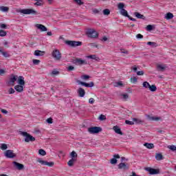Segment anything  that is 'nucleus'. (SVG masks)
Instances as JSON below:
<instances>
[{
    "label": "nucleus",
    "mask_w": 176,
    "mask_h": 176,
    "mask_svg": "<svg viewBox=\"0 0 176 176\" xmlns=\"http://www.w3.org/2000/svg\"><path fill=\"white\" fill-rule=\"evenodd\" d=\"M19 134L25 137V142H34V141H35L34 136L27 132L19 131Z\"/></svg>",
    "instance_id": "obj_1"
},
{
    "label": "nucleus",
    "mask_w": 176,
    "mask_h": 176,
    "mask_svg": "<svg viewBox=\"0 0 176 176\" xmlns=\"http://www.w3.org/2000/svg\"><path fill=\"white\" fill-rule=\"evenodd\" d=\"M118 8L120 10V13L122 16H124V17H129L130 15H129L127 10L124 9V3H119L118 4Z\"/></svg>",
    "instance_id": "obj_2"
},
{
    "label": "nucleus",
    "mask_w": 176,
    "mask_h": 176,
    "mask_svg": "<svg viewBox=\"0 0 176 176\" xmlns=\"http://www.w3.org/2000/svg\"><path fill=\"white\" fill-rule=\"evenodd\" d=\"M88 131L90 134H98V133L102 131V128L100 126H92L88 128Z\"/></svg>",
    "instance_id": "obj_3"
},
{
    "label": "nucleus",
    "mask_w": 176,
    "mask_h": 176,
    "mask_svg": "<svg viewBox=\"0 0 176 176\" xmlns=\"http://www.w3.org/2000/svg\"><path fill=\"white\" fill-rule=\"evenodd\" d=\"M87 35L88 38H98V33L94 29H88Z\"/></svg>",
    "instance_id": "obj_4"
},
{
    "label": "nucleus",
    "mask_w": 176,
    "mask_h": 176,
    "mask_svg": "<svg viewBox=\"0 0 176 176\" xmlns=\"http://www.w3.org/2000/svg\"><path fill=\"white\" fill-rule=\"evenodd\" d=\"M65 43L66 45H68V46H70L71 47H76L77 46H82V41H67Z\"/></svg>",
    "instance_id": "obj_5"
},
{
    "label": "nucleus",
    "mask_w": 176,
    "mask_h": 176,
    "mask_svg": "<svg viewBox=\"0 0 176 176\" xmlns=\"http://www.w3.org/2000/svg\"><path fill=\"white\" fill-rule=\"evenodd\" d=\"M4 156L8 159H13L17 156V154L14 153L13 150H7L4 152Z\"/></svg>",
    "instance_id": "obj_6"
},
{
    "label": "nucleus",
    "mask_w": 176,
    "mask_h": 176,
    "mask_svg": "<svg viewBox=\"0 0 176 176\" xmlns=\"http://www.w3.org/2000/svg\"><path fill=\"white\" fill-rule=\"evenodd\" d=\"M36 162H38V163H40V164H42L43 166H48V167H53L54 166V162H49L47 161L43 160L42 158H38L36 160Z\"/></svg>",
    "instance_id": "obj_7"
},
{
    "label": "nucleus",
    "mask_w": 176,
    "mask_h": 176,
    "mask_svg": "<svg viewBox=\"0 0 176 176\" xmlns=\"http://www.w3.org/2000/svg\"><path fill=\"white\" fill-rule=\"evenodd\" d=\"M52 56L56 61L61 60V52L58 50H54L52 53Z\"/></svg>",
    "instance_id": "obj_8"
},
{
    "label": "nucleus",
    "mask_w": 176,
    "mask_h": 176,
    "mask_svg": "<svg viewBox=\"0 0 176 176\" xmlns=\"http://www.w3.org/2000/svg\"><path fill=\"white\" fill-rule=\"evenodd\" d=\"M19 76L12 74L10 76L9 80L7 82V84H8L9 86H14V82H16L18 79Z\"/></svg>",
    "instance_id": "obj_9"
},
{
    "label": "nucleus",
    "mask_w": 176,
    "mask_h": 176,
    "mask_svg": "<svg viewBox=\"0 0 176 176\" xmlns=\"http://www.w3.org/2000/svg\"><path fill=\"white\" fill-rule=\"evenodd\" d=\"M73 63L76 65H86L87 64V62L85 60L79 58H76L73 60Z\"/></svg>",
    "instance_id": "obj_10"
},
{
    "label": "nucleus",
    "mask_w": 176,
    "mask_h": 176,
    "mask_svg": "<svg viewBox=\"0 0 176 176\" xmlns=\"http://www.w3.org/2000/svg\"><path fill=\"white\" fill-rule=\"evenodd\" d=\"M20 13H23V14H36V11L33 9H23L20 10Z\"/></svg>",
    "instance_id": "obj_11"
},
{
    "label": "nucleus",
    "mask_w": 176,
    "mask_h": 176,
    "mask_svg": "<svg viewBox=\"0 0 176 176\" xmlns=\"http://www.w3.org/2000/svg\"><path fill=\"white\" fill-rule=\"evenodd\" d=\"M146 171H148L151 175H155L156 174H159L160 170L159 169H155L153 168L147 167L145 168Z\"/></svg>",
    "instance_id": "obj_12"
},
{
    "label": "nucleus",
    "mask_w": 176,
    "mask_h": 176,
    "mask_svg": "<svg viewBox=\"0 0 176 176\" xmlns=\"http://www.w3.org/2000/svg\"><path fill=\"white\" fill-rule=\"evenodd\" d=\"M76 82L78 85H81V86H85V87H94V82H91L89 83H87L85 82H82L80 80H76Z\"/></svg>",
    "instance_id": "obj_13"
},
{
    "label": "nucleus",
    "mask_w": 176,
    "mask_h": 176,
    "mask_svg": "<svg viewBox=\"0 0 176 176\" xmlns=\"http://www.w3.org/2000/svg\"><path fill=\"white\" fill-rule=\"evenodd\" d=\"M118 168L119 170H124L126 171V170H129V168H130V166L129 164L121 162L118 164Z\"/></svg>",
    "instance_id": "obj_14"
},
{
    "label": "nucleus",
    "mask_w": 176,
    "mask_h": 176,
    "mask_svg": "<svg viewBox=\"0 0 176 176\" xmlns=\"http://www.w3.org/2000/svg\"><path fill=\"white\" fill-rule=\"evenodd\" d=\"M12 164L14 165V167H15V168H16V170H23L24 169V165L23 164H20L17 162H12Z\"/></svg>",
    "instance_id": "obj_15"
},
{
    "label": "nucleus",
    "mask_w": 176,
    "mask_h": 176,
    "mask_svg": "<svg viewBox=\"0 0 176 176\" xmlns=\"http://www.w3.org/2000/svg\"><path fill=\"white\" fill-rule=\"evenodd\" d=\"M24 85H15L14 89L16 90V91H18V93H22V91H24Z\"/></svg>",
    "instance_id": "obj_16"
},
{
    "label": "nucleus",
    "mask_w": 176,
    "mask_h": 176,
    "mask_svg": "<svg viewBox=\"0 0 176 176\" xmlns=\"http://www.w3.org/2000/svg\"><path fill=\"white\" fill-rule=\"evenodd\" d=\"M77 93L78 97H85V95L86 94V91L82 87L78 88Z\"/></svg>",
    "instance_id": "obj_17"
},
{
    "label": "nucleus",
    "mask_w": 176,
    "mask_h": 176,
    "mask_svg": "<svg viewBox=\"0 0 176 176\" xmlns=\"http://www.w3.org/2000/svg\"><path fill=\"white\" fill-rule=\"evenodd\" d=\"M36 28L40 30L42 32H45L47 31V28L46 26L42 25V24H36Z\"/></svg>",
    "instance_id": "obj_18"
},
{
    "label": "nucleus",
    "mask_w": 176,
    "mask_h": 176,
    "mask_svg": "<svg viewBox=\"0 0 176 176\" xmlns=\"http://www.w3.org/2000/svg\"><path fill=\"white\" fill-rule=\"evenodd\" d=\"M16 80L17 83L22 86H24V85H25V81H24V77L22 76H19Z\"/></svg>",
    "instance_id": "obj_19"
},
{
    "label": "nucleus",
    "mask_w": 176,
    "mask_h": 176,
    "mask_svg": "<svg viewBox=\"0 0 176 176\" xmlns=\"http://www.w3.org/2000/svg\"><path fill=\"white\" fill-rule=\"evenodd\" d=\"M113 130L115 131V133H116V134H120V135H123V132H122V130L120 129V128H119V126H114L113 127Z\"/></svg>",
    "instance_id": "obj_20"
},
{
    "label": "nucleus",
    "mask_w": 176,
    "mask_h": 176,
    "mask_svg": "<svg viewBox=\"0 0 176 176\" xmlns=\"http://www.w3.org/2000/svg\"><path fill=\"white\" fill-rule=\"evenodd\" d=\"M45 55V52L44 51H41V50H36L34 51V56H36L37 57H41V56Z\"/></svg>",
    "instance_id": "obj_21"
},
{
    "label": "nucleus",
    "mask_w": 176,
    "mask_h": 176,
    "mask_svg": "<svg viewBox=\"0 0 176 176\" xmlns=\"http://www.w3.org/2000/svg\"><path fill=\"white\" fill-rule=\"evenodd\" d=\"M134 16L137 17V19H141L142 20H145L146 17L145 16L140 14V12H135L133 13Z\"/></svg>",
    "instance_id": "obj_22"
},
{
    "label": "nucleus",
    "mask_w": 176,
    "mask_h": 176,
    "mask_svg": "<svg viewBox=\"0 0 176 176\" xmlns=\"http://www.w3.org/2000/svg\"><path fill=\"white\" fill-rule=\"evenodd\" d=\"M155 159L160 162V160H163L164 157H163V155L160 153H155Z\"/></svg>",
    "instance_id": "obj_23"
},
{
    "label": "nucleus",
    "mask_w": 176,
    "mask_h": 176,
    "mask_svg": "<svg viewBox=\"0 0 176 176\" xmlns=\"http://www.w3.org/2000/svg\"><path fill=\"white\" fill-rule=\"evenodd\" d=\"M144 145L147 149H153L155 148V145L153 143H144Z\"/></svg>",
    "instance_id": "obj_24"
},
{
    "label": "nucleus",
    "mask_w": 176,
    "mask_h": 176,
    "mask_svg": "<svg viewBox=\"0 0 176 176\" xmlns=\"http://www.w3.org/2000/svg\"><path fill=\"white\" fill-rule=\"evenodd\" d=\"M157 71H161L162 72H163V71H164V69H166V65H157Z\"/></svg>",
    "instance_id": "obj_25"
},
{
    "label": "nucleus",
    "mask_w": 176,
    "mask_h": 176,
    "mask_svg": "<svg viewBox=\"0 0 176 176\" xmlns=\"http://www.w3.org/2000/svg\"><path fill=\"white\" fill-rule=\"evenodd\" d=\"M76 158H72L68 162H67V165L69 167H72V166H74V164L76 162Z\"/></svg>",
    "instance_id": "obj_26"
},
{
    "label": "nucleus",
    "mask_w": 176,
    "mask_h": 176,
    "mask_svg": "<svg viewBox=\"0 0 176 176\" xmlns=\"http://www.w3.org/2000/svg\"><path fill=\"white\" fill-rule=\"evenodd\" d=\"M88 58H91V60H96V61L100 60V58L95 54L94 55H89L87 56Z\"/></svg>",
    "instance_id": "obj_27"
},
{
    "label": "nucleus",
    "mask_w": 176,
    "mask_h": 176,
    "mask_svg": "<svg viewBox=\"0 0 176 176\" xmlns=\"http://www.w3.org/2000/svg\"><path fill=\"white\" fill-rule=\"evenodd\" d=\"M0 11L6 13V12H9V8L1 6H0Z\"/></svg>",
    "instance_id": "obj_28"
},
{
    "label": "nucleus",
    "mask_w": 176,
    "mask_h": 176,
    "mask_svg": "<svg viewBox=\"0 0 176 176\" xmlns=\"http://www.w3.org/2000/svg\"><path fill=\"white\" fill-rule=\"evenodd\" d=\"M173 17H174V14H173V13L168 12L166 14L165 19H166V20H171V19H173Z\"/></svg>",
    "instance_id": "obj_29"
},
{
    "label": "nucleus",
    "mask_w": 176,
    "mask_h": 176,
    "mask_svg": "<svg viewBox=\"0 0 176 176\" xmlns=\"http://www.w3.org/2000/svg\"><path fill=\"white\" fill-rule=\"evenodd\" d=\"M36 2L34 3L36 6H42L43 5V0H34Z\"/></svg>",
    "instance_id": "obj_30"
},
{
    "label": "nucleus",
    "mask_w": 176,
    "mask_h": 176,
    "mask_svg": "<svg viewBox=\"0 0 176 176\" xmlns=\"http://www.w3.org/2000/svg\"><path fill=\"white\" fill-rule=\"evenodd\" d=\"M132 120L133 122H135V123H137V124H141V123H144V121L135 118H133Z\"/></svg>",
    "instance_id": "obj_31"
},
{
    "label": "nucleus",
    "mask_w": 176,
    "mask_h": 176,
    "mask_svg": "<svg viewBox=\"0 0 176 176\" xmlns=\"http://www.w3.org/2000/svg\"><path fill=\"white\" fill-rule=\"evenodd\" d=\"M168 149H170L172 152H175L176 153V146L175 145H168Z\"/></svg>",
    "instance_id": "obj_32"
},
{
    "label": "nucleus",
    "mask_w": 176,
    "mask_h": 176,
    "mask_svg": "<svg viewBox=\"0 0 176 176\" xmlns=\"http://www.w3.org/2000/svg\"><path fill=\"white\" fill-rule=\"evenodd\" d=\"M0 149H1V151H6V149H8V144L5 143L1 144L0 146Z\"/></svg>",
    "instance_id": "obj_33"
},
{
    "label": "nucleus",
    "mask_w": 176,
    "mask_h": 176,
    "mask_svg": "<svg viewBox=\"0 0 176 176\" xmlns=\"http://www.w3.org/2000/svg\"><path fill=\"white\" fill-rule=\"evenodd\" d=\"M70 156L72 157V159H77L78 157V154L75 151H72L70 154Z\"/></svg>",
    "instance_id": "obj_34"
},
{
    "label": "nucleus",
    "mask_w": 176,
    "mask_h": 176,
    "mask_svg": "<svg viewBox=\"0 0 176 176\" xmlns=\"http://www.w3.org/2000/svg\"><path fill=\"white\" fill-rule=\"evenodd\" d=\"M103 14L104 16H109V14H111V10H109V9L103 10Z\"/></svg>",
    "instance_id": "obj_35"
},
{
    "label": "nucleus",
    "mask_w": 176,
    "mask_h": 176,
    "mask_svg": "<svg viewBox=\"0 0 176 176\" xmlns=\"http://www.w3.org/2000/svg\"><path fill=\"white\" fill-rule=\"evenodd\" d=\"M148 89H149L150 91H156V90H157L156 85H150Z\"/></svg>",
    "instance_id": "obj_36"
},
{
    "label": "nucleus",
    "mask_w": 176,
    "mask_h": 176,
    "mask_svg": "<svg viewBox=\"0 0 176 176\" xmlns=\"http://www.w3.org/2000/svg\"><path fill=\"white\" fill-rule=\"evenodd\" d=\"M38 153L41 156H46V151L45 150H43V149H39L38 150Z\"/></svg>",
    "instance_id": "obj_37"
},
{
    "label": "nucleus",
    "mask_w": 176,
    "mask_h": 176,
    "mask_svg": "<svg viewBox=\"0 0 176 176\" xmlns=\"http://www.w3.org/2000/svg\"><path fill=\"white\" fill-rule=\"evenodd\" d=\"M1 53L3 54V57H6V58L10 57V55L7 52H3L1 50Z\"/></svg>",
    "instance_id": "obj_38"
},
{
    "label": "nucleus",
    "mask_w": 176,
    "mask_h": 176,
    "mask_svg": "<svg viewBox=\"0 0 176 176\" xmlns=\"http://www.w3.org/2000/svg\"><path fill=\"white\" fill-rule=\"evenodd\" d=\"M81 79H82V80H88V79H90V76L82 75L81 76Z\"/></svg>",
    "instance_id": "obj_39"
},
{
    "label": "nucleus",
    "mask_w": 176,
    "mask_h": 176,
    "mask_svg": "<svg viewBox=\"0 0 176 176\" xmlns=\"http://www.w3.org/2000/svg\"><path fill=\"white\" fill-rule=\"evenodd\" d=\"M150 86L149 82L146 81L143 82V87H145V89H149Z\"/></svg>",
    "instance_id": "obj_40"
},
{
    "label": "nucleus",
    "mask_w": 176,
    "mask_h": 176,
    "mask_svg": "<svg viewBox=\"0 0 176 176\" xmlns=\"http://www.w3.org/2000/svg\"><path fill=\"white\" fill-rule=\"evenodd\" d=\"M8 33L3 30H0V36H6Z\"/></svg>",
    "instance_id": "obj_41"
},
{
    "label": "nucleus",
    "mask_w": 176,
    "mask_h": 176,
    "mask_svg": "<svg viewBox=\"0 0 176 176\" xmlns=\"http://www.w3.org/2000/svg\"><path fill=\"white\" fill-rule=\"evenodd\" d=\"M138 80V78H137V77L135 76L131 78V83H137Z\"/></svg>",
    "instance_id": "obj_42"
},
{
    "label": "nucleus",
    "mask_w": 176,
    "mask_h": 176,
    "mask_svg": "<svg viewBox=\"0 0 176 176\" xmlns=\"http://www.w3.org/2000/svg\"><path fill=\"white\" fill-rule=\"evenodd\" d=\"M110 163L111 164H116V163H118V160H116V158H112L110 160Z\"/></svg>",
    "instance_id": "obj_43"
},
{
    "label": "nucleus",
    "mask_w": 176,
    "mask_h": 176,
    "mask_svg": "<svg viewBox=\"0 0 176 176\" xmlns=\"http://www.w3.org/2000/svg\"><path fill=\"white\" fill-rule=\"evenodd\" d=\"M16 93V91L13 88H10L8 89V94H14Z\"/></svg>",
    "instance_id": "obj_44"
},
{
    "label": "nucleus",
    "mask_w": 176,
    "mask_h": 176,
    "mask_svg": "<svg viewBox=\"0 0 176 176\" xmlns=\"http://www.w3.org/2000/svg\"><path fill=\"white\" fill-rule=\"evenodd\" d=\"M125 123L126 124H129V126H133V124H134L133 121H130L129 120H125Z\"/></svg>",
    "instance_id": "obj_45"
},
{
    "label": "nucleus",
    "mask_w": 176,
    "mask_h": 176,
    "mask_svg": "<svg viewBox=\"0 0 176 176\" xmlns=\"http://www.w3.org/2000/svg\"><path fill=\"white\" fill-rule=\"evenodd\" d=\"M60 74V72L57 71V69H54L51 75H58Z\"/></svg>",
    "instance_id": "obj_46"
},
{
    "label": "nucleus",
    "mask_w": 176,
    "mask_h": 176,
    "mask_svg": "<svg viewBox=\"0 0 176 176\" xmlns=\"http://www.w3.org/2000/svg\"><path fill=\"white\" fill-rule=\"evenodd\" d=\"M99 120H107V117L104 115L101 114L99 118H98Z\"/></svg>",
    "instance_id": "obj_47"
},
{
    "label": "nucleus",
    "mask_w": 176,
    "mask_h": 176,
    "mask_svg": "<svg viewBox=\"0 0 176 176\" xmlns=\"http://www.w3.org/2000/svg\"><path fill=\"white\" fill-rule=\"evenodd\" d=\"M0 28L2 30H6L8 28V25H6V24H5V23H1L0 24Z\"/></svg>",
    "instance_id": "obj_48"
},
{
    "label": "nucleus",
    "mask_w": 176,
    "mask_h": 176,
    "mask_svg": "<svg viewBox=\"0 0 176 176\" xmlns=\"http://www.w3.org/2000/svg\"><path fill=\"white\" fill-rule=\"evenodd\" d=\"M150 120H160V117H149Z\"/></svg>",
    "instance_id": "obj_49"
},
{
    "label": "nucleus",
    "mask_w": 176,
    "mask_h": 176,
    "mask_svg": "<svg viewBox=\"0 0 176 176\" xmlns=\"http://www.w3.org/2000/svg\"><path fill=\"white\" fill-rule=\"evenodd\" d=\"M74 2H76V3L77 4V5H83V3H83L82 1V0H74Z\"/></svg>",
    "instance_id": "obj_50"
},
{
    "label": "nucleus",
    "mask_w": 176,
    "mask_h": 176,
    "mask_svg": "<svg viewBox=\"0 0 176 176\" xmlns=\"http://www.w3.org/2000/svg\"><path fill=\"white\" fill-rule=\"evenodd\" d=\"M39 63H41L40 60H38V59L33 60V64H34V65H38L39 64Z\"/></svg>",
    "instance_id": "obj_51"
},
{
    "label": "nucleus",
    "mask_w": 176,
    "mask_h": 176,
    "mask_svg": "<svg viewBox=\"0 0 176 176\" xmlns=\"http://www.w3.org/2000/svg\"><path fill=\"white\" fill-rule=\"evenodd\" d=\"M147 31H152L153 30V26L152 25H148L146 26Z\"/></svg>",
    "instance_id": "obj_52"
},
{
    "label": "nucleus",
    "mask_w": 176,
    "mask_h": 176,
    "mask_svg": "<svg viewBox=\"0 0 176 176\" xmlns=\"http://www.w3.org/2000/svg\"><path fill=\"white\" fill-rule=\"evenodd\" d=\"M138 76H142L144 75V71H138L136 72Z\"/></svg>",
    "instance_id": "obj_53"
},
{
    "label": "nucleus",
    "mask_w": 176,
    "mask_h": 176,
    "mask_svg": "<svg viewBox=\"0 0 176 176\" xmlns=\"http://www.w3.org/2000/svg\"><path fill=\"white\" fill-rule=\"evenodd\" d=\"M74 69H75V67L72 65H70L67 67V71H69V72L74 71Z\"/></svg>",
    "instance_id": "obj_54"
},
{
    "label": "nucleus",
    "mask_w": 176,
    "mask_h": 176,
    "mask_svg": "<svg viewBox=\"0 0 176 176\" xmlns=\"http://www.w3.org/2000/svg\"><path fill=\"white\" fill-rule=\"evenodd\" d=\"M47 122L49 123V124H52V123H53V118H47Z\"/></svg>",
    "instance_id": "obj_55"
},
{
    "label": "nucleus",
    "mask_w": 176,
    "mask_h": 176,
    "mask_svg": "<svg viewBox=\"0 0 176 176\" xmlns=\"http://www.w3.org/2000/svg\"><path fill=\"white\" fill-rule=\"evenodd\" d=\"M131 69H132V71H133V72H138L137 71H138V68L137 67V66L136 65H134V66H133L132 67H131Z\"/></svg>",
    "instance_id": "obj_56"
},
{
    "label": "nucleus",
    "mask_w": 176,
    "mask_h": 176,
    "mask_svg": "<svg viewBox=\"0 0 176 176\" xmlns=\"http://www.w3.org/2000/svg\"><path fill=\"white\" fill-rule=\"evenodd\" d=\"M136 38L137 39H142V38H144V36L141 34H138L136 35Z\"/></svg>",
    "instance_id": "obj_57"
},
{
    "label": "nucleus",
    "mask_w": 176,
    "mask_h": 176,
    "mask_svg": "<svg viewBox=\"0 0 176 176\" xmlns=\"http://www.w3.org/2000/svg\"><path fill=\"white\" fill-rule=\"evenodd\" d=\"M122 96L124 100H127V98H129V94H124Z\"/></svg>",
    "instance_id": "obj_58"
},
{
    "label": "nucleus",
    "mask_w": 176,
    "mask_h": 176,
    "mask_svg": "<svg viewBox=\"0 0 176 176\" xmlns=\"http://www.w3.org/2000/svg\"><path fill=\"white\" fill-rule=\"evenodd\" d=\"M94 98H90L89 100V104H94Z\"/></svg>",
    "instance_id": "obj_59"
},
{
    "label": "nucleus",
    "mask_w": 176,
    "mask_h": 176,
    "mask_svg": "<svg viewBox=\"0 0 176 176\" xmlns=\"http://www.w3.org/2000/svg\"><path fill=\"white\" fill-rule=\"evenodd\" d=\"M89 45L91 47H98V45L97 44L90 43Z\"/></svg>",
    "instance_id": "obj_60"
},
{
    "label": "nucleus",
    "mask_w": 176,
    "mask_h": 176,
    "mask_svg": "<svg viewBox=\"0 0 176 176\" xmlns=\"http://www.w3.org/2000/svg\"><path fill=\"white\" fill-rule=\"evenodd\" d=\"M113 158L114 159H120V155H119V154H115L113 155Z\"/></svg>",
    "instance_id": "obj_61"
},
{
    "label": "nucleus",
    "mask_w": 176,
    "mask_h": 176,
    "mask_svg": "<svg viewBox=\"0 0 176 176\" xmlns=\"http://www.w3.org/2000/svg\"><path fill=\"white\" fill-rule=\"evenodd\" d=\"M116 86L117 87L123 86V83L122 82V81L118 82H116Z\"/></svg>",
    "instance_id": "obj_62"
},
{
    "label": "nucleus",
    "mask_w": 176,
    "mask_h": 176,
    "mask_svg": "<svg viewBox=\"0 0 176 176\" xmlns=\"http://www.w3.org/2000/svg\"><path fill=\"white\" fill-rule=\"evenodd\" d=\"M128 19H129V20H131V21H137V19L131 17L130 15L129 16H128Z\"/></svg>",
    "instance_id": "obj_63"
},
{
    "label": "nucleus",
    "mask_w": 176,
    "mask_h": 176,
    "mask_svg": "<svg viewBox=\"0 0 176 176\" xmlns=\"http://www.w3.org/2000/svg\"><path fill=\"white\" fill-rule=\"evenodd\" d=\"M1 111L2 113H6V114L8 113V111H6V109H1Z\"/></svg>",
    "instance_id": "obj_64"
}]
</instances>
